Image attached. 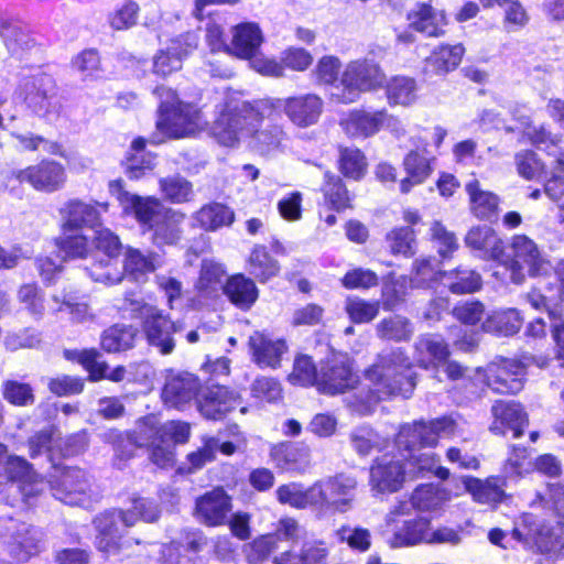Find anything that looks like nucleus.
I'll use <instances>...</instances> for the list:
<instances>
[{"instance_id":"5fc2aeb1","label":"nucleus","mask_w":564,"mask_h":564,"mask_svg":"<svg viewBox=\"0 0 564 564\" xmlns=\"http://www.w3.org/2000/svg\"><path fill=\"white\" fill-rule=\"evenodd\" d=\"M415 150L410 151L404 160L403 166L408 175H410L416 184H421L431 173L430 160L419 152L425 151V144H420L419 141H414Z\"/></svg>"},{"instance_id":"f704fd0d","label":"nucleus","mask_w":564,"mask_h":564,"mask_svg":"<svg viewBox=\"0 0 564 564\" xmlns=\"http://www.w3.org/2000/svg\"><path fill=\"white\" fill-rule=\"evenodd\" d=\"M404 464L409 479L416 478L424 473H432L440 479L445 480L451 474L446 467L440 466V457L432 452L415 451L409 454Z\"/></svg>"},{"instance_id":"412c9836","label":"nucleus","mask_w":564,"mask_h":564,"mask_svg":"<svg viewBox=\"0 0 564 564\" xmlns=\"http://www.w3.org/2000/svg\"><path fill=\"white\" fill-rule=\"evenodd\" d=\"M491 412L494 422L490 430L496 434H505L508 427L514 437H520L528 425L527 413L518 403L498 401L492 405Z\"/></svg>"},{"instance_id":"774afa93","label":"nucleus","mask_w":564,"mask_h":564,"mask_svg":"<svg viewBox=\"0 0 564 564\" xmlns=\"http://www.w3.org/2000/svg\"><path fill=\"white\" fill-rule=\"evenodd\" d=\"M93 281L105 285H115L123 280V272L113 265L111 260L99 261L87 269Z\"/></svg>"},{"instance_id":"cd10ccee","label":"nucleus","mask_w":564,"mask_h":564,"mask_svg":"<svg viewBox=\"0 0 564 564\" xmlns=\"http://www.w3.org/2000/svg\"><path fill=\"white\" fill-rule=\"evenodd\" d=\"M384 118L386 110H355L340 121V126L351 137H370L383 127Z\"/></svg>"},{"instance_id":"58836bf2","label":"nucleus","mask_w":564,"mask_h":564,"mask_svg":"<svg viewBox=\"0 0 564 564\" xmlns=\"http://www.w3.org/2000/svg\"><path fill=\"white\" fill-rule=\"evenodd\" d=\"M0 36L8 52L18 58H22L34 46L26 30L17 22L0 20Z\"/></svg>"},{"instance_id":"bf43d9fd","label":"nucleus","mask_w":564,"mask_h":564,"mask_svg":"<svg viewBox=\"0 0 564 564\" xmlns=\"http://www.w3.org/2000/svg\"><path fill=\"white\" fill-rule=\"evenodd\" d=\"M224 267L214 260H203L196 288L200 292L210 293L217 289L225 276Z\"/></svg>"},{"instance_id":"c03bdc74","label":"nucleus","mask_w":564,"mask_h":564,"mask_svg":"<svg viewBox=\"0 0 564 564\" xmlns=\"http://www.w3.org/2000/svg\"><path fill=\"white\" fill-rule=\"evenodd\" d=\"M96 527L98 530L95 542L97 550L107 557L119 554L124 544L121 542L122 534L118 525L115 527L113 521L99 517L96 520Z\"/></svg>"},{"instance_id":"7ed1b4c3","label":"nucleus","mask_w":564,"mask_h":564,"mask_svg":"<svg viewBox=\"0 0 564 564\" xmlns=\"http://www.w3.org/2000/svg\"><path fill=\"white\" fill-rule=\"evenodd\" d=\"M122 308L129 310L134 317L141 319L142 333L149 346L164 356L174 351L176 343L173 334L183 330L182 321H172L158 306L131 297L124 299Z\"/></svg>"},{"instance_id":"b1692460","label":"nucleus","mask_w":564,"mask_h":564,"mask_svg":"<svg viewBox=\"0 0 564 564\" xmlns=\"http://www.w3.org/2000/svg\"><path fill=\"white\" fill-rule=\"evenodd\" d=\"M468 248L479 251L484 259L500 260L505 252L502 239L487 225L471 227L465 236Z\"/></svg>"},{"instance_id":"8fccbe9b","label":"nucleus","mask_w":564,"mask_h":564,"mask_svg":"<svg viewBox=\"0 0 564 564\" xmlns=\"http://www.w3.org/2000/svg\"><path fill=\"white\" fill-rule=\"evenodd\" d=\"M318 378L319 372H317L316 366L310 356L299 355L295 357L293 369L288 376L290 383L301 387L315 386L317 388Z\"/></svg>"},{"instance_id":"7c9ffc66","label":"nucleus","mask_w":564,"mask_h":564,"mask_svg":"<svg viewBox=\"0 0 564 564\" xmlns=\"http://www.w3.org/2000/svg\"><path fill=\"white\" fill-rule=\"evenodd\" d=\"M31 478V465L20 456H7V447L0 444V486L7 491H12L19 487L15 480Z\"/></svg>"},{"instance_id":"13d9d810","label":"nucleus","mask_w":564,"mask_h":564,"mask_svg":"<svg viewBox=\"0 0 564 564\" xmlns=\"http://www.w3.org/2000/svg\"><path fill=\"white\" fill-rule=\"evenodd\" d=\"M2 397L15 406H29L35 401L33 388L29 383L6 380L2 383Z\"/></svg>"},{"instance_id":"338daca9","label":"nucleus","mask_w":564,"mask_h":564,"mask_svg":"<svg viewBox=\"0 0 564 564\" xmlns=\"http://www.w3.org/2000/svg\"><path fill=\"white\" fill-rule=\"evenodd\" d=\"M431 239L436 245L440 256L443 258L453 253L457 247V239L454 232L446 229V227L438 220H434L430 228Z\"/></svg>"},{"instance_id":"dca6fc26","label":"nucleus","mask_w":564,"mask_h":564,"mask_svg":"<svg viewBox=\"0 0 564 564\" xmlns=\"http://www.w3.org/2000/svg\"><path fill=\"white\" fill-rule=\"evenodd\" d=\"M409 478L405 464L383 456L370 469V484L378 492H394Z\"/></svg>"},{"instance_id":"37998d69","label":"nucleus","mask_w":564,"mask_h":564,"mask_svg":"<svg viewBox=\"0 0 564 564\" xmlns=\"http://www.w3.org/2000/svg\"><path fill=\"white\" fill-rule=\"evenodd\" d=\"M248 271L259 282L264 283L278 275L280 265L279 262L270 256L265 247L256 246L248 259Z\"/></svg>"},{"instance_id":"09e8293b","label":"nucleus","mask_w":564,"mask_h":564,"mask_svg":"<svg viewBox=\"0 0 564 564\" xmlns=\"http://www.w3.org/2000/svg\"><path fill=\"white\" fill-rule=\"evenodd\" d=\"M522 325V318L514 308L496 312L484 324L488 332H497L505 336L516 334Z\"/></svg>"},{"instance_id":"c85d7f7f","label":"nucleus","mask_w":564,"mask_h":564,"mask_svg":"<svg viewBox=\"0 0 564 564\" xmlns=\"http://www.w3.org/2000/svg\"><path fill=\"white\" fill-rule=\"evenodd\" d=\"M465 189L469 196L470 212L478 219L491 220L498 214L499 197L480 187L478 180L469 181Z\"/></svg>"},{"instance_id":"f257e3e1","label":"nucleus","mask_w":564,"mask_h":564,"mask_svg":"<svg viewBox=\"0 0 564 564\" xmlns=\"http://www.w3.org/2000/svg\"><path fill=\"white\" fill-rule=\"evenodd\" d=\"M270 107L282 108L290 121L300 128H307L317 123L324 108L323 99L316 94H304L284 99H276L274 104L262 100L252 106L241 101L228 106L213 126V133L217 141L226 147H234L240 138L252 131L261 120L264 110Z\"/></svg>"},{"instance_id":"6e6d98bb","label":"nucleus","mask_w":564,"mask_h":564,"mask_svg":"<svg viewBox=\"0 0 564 564\" xmlns=\"http://www.w3.org/2000/svg\"><path fill=\"white\" fill-rule=\"evenodd\" d=\"M350 441L360 455H369L373 449H381L386 446V440L369 426H360L350 434Z\"/></svg>"},{"instance_id":"a211bd4d","label":"nucleus","mask_w":564,"mask_h":564,"mask_svg":"<svg viewBox=\"0 0 564 564\" xmlns=\"http://www.w3.org/2000/svg\"><path fill=\"white\" fill-rule=\"evenodd\" d=\"M462 481L466 491L478 503L496 506L508 497L505 489L507 481L502 476H490L485 479L465 476Z\"/></svg>"},{"instance_id":"2f4dec72","label":"nucleus","mask_w":564,"mask_h":564,"mask_svg":"<svg viewBox=\"0 0 564 564\" xmlns=\"http://www.w3.org/2000/svg\"><path fill=\"white\" fill-rule=\"evenodd\" d=\"M224 293L234 305L241 310L250 308L259 296L253 280L243 274L230 276L224 285Z\"/></svg>"},{"instance_id":"5701e85b","label":"nucleus","mask_w":564,"mask_h":564,"mask_svg":"<svg viewBox=\"0 0 564 564\" xmlns=\"http://www.w3.org/2000/svg\"><path fill=\"white\" fill-rule=\"evenodd\" d=\"M263 42L262 32L257 23L246 22L232 29V40L227 51L232 55L243 58H253Z\"/></svg>"},{"instance_id":"a878e982","label":"nucleus","mask_w":564,"mask_h":564,"mask_svg":"<svg viewBox=\"0 0 564 564\" xmlns=\"http://www.w3.org/2000/svg\"><path fill=\"white\" fill-rule=\"evenodd\" d=\"M130 443L138 447H147L149 452V459L158 467L165 469L173 467L175 464L174 447L167 444L162 437H147L141 433V421L137 422L134 430L128 434Z\"/></svg>"},{"instance_id":"1a4fd4ad","label":"nucleus","mask_w":564,"mask_h":564,"mask_svg":"<svg viewBox=\"0 0 564 564\" xmlns=\"http://www.w3.org/2000/svg\"><path fill=\"white\" fill-rule=\"evenodd\" d=\"M358 381L350 360L346 356L335 355L322 365L317 390L329 395L340 394L355 389Z\"/></svg>"},{"instance_id":"e2e57ef3","label":"nucleus","mask_w":564,"mask_h":564,"mask_svg":"<svg viewBox=\"0 0 564 564\" xmlns=\"http://www.w3.org/2000/svg\"><path fill=\"white\" fill-rule=\"evenodd\" d=\"M251 394L256 399L271 403L282 399L283 389L275 378L261 376L252 382Z\"/></svg>"},{"instance_id":"0e129e2a","label":"nucleus","mask_w":564,"mask_h":564,"mask_svg":"<svg viewBox=\"0 0 564 564\" xmlns=\"http://www.w3.org/2000/svg\"><path fill=\"white\" fill-rule=\"evenodd\" d=\"M336 536L359 552H366L371 546V533L365 528L344 525L336 531Z\"/></svg>"},{"instance_id":"680f3d73","label":"nucleus","mask_w":564,"mask_h":564,"mask_svg":"<svg viewBox=\"0 0 564 564\" xmlns=\"http://www.w3.org/2000/svg\"><path fill=\"white\" fill-rule=\"evenodd\" d=\"M339 164L341 172L354 180L360 178L367 166L365 155L356 148L341 149Z\"/></svg>"},{"instance_id":"4be33fe9","label":"nucleus","mask_w":564,"mask_h":564,"mask_svg":"<svg viewBox=\"0 0 564 564\" xmlns=\"http://www.w3.org/2000/svg\"><path fill=\"white\" fill-rule=\"evenodd\" d=\"M197 46V37L194 34H187L184 43L181 40H174L166 47L158 53L153 61V70L160 76H167L175 70L181 69L182 59Z\"/></svg>"},{"instance_id":"6e6552de","label":"nucleus","mask_w":564,"mask_h":564,"mask_svg":"<svg viewBox=\"0 0 564 564\" xmlns=\"http://www.w3.org/2000/svg\"><path fill=\"white\" fill-rule=\"evenodd\" d=\"M512 257L506 261V268L510 271L513 283L524 281L527 270L532 276L543 275L549 271V263L542 257L536 243L524 235L512 237L510 242Z\"/></svg>"},{"instance_id":"052dcab7","label":"nucleus","mask_w":564,"mask_h":564,"mask_svg":"<svg viewBox=\"0 0 564 564\" xmlns=\"http://www.w3.org/2000/svg\"><path fill=\"white\" fill-rule=\"evenodd\" d=\"M276 550L278 536L274 534L260 535L245 545L246 558L250 564H257L263 561Z\"/></svg>"},{"instance_id":"c9c22d12","label":"nucleus","mask_w":564,"mask_h":564,"mask_svg":"<svg viewBox=\"0 0 564 564\" xmlns=\"http://www.w3.org/2000/svg\"><path fill=\"white\" fill-rule=\"evenodd\" d=\"M429 435H431V431H427L425 421L406 423L400 427L395 444L400 451L411 454L422 447H431L433 438Z\"/></svg>"},{"instance_id":"ddd939ff","label":"nucleus","mask_w":564,"mask_h":564,"mask_svg":"<svg viewBox=\"0 0 564 564\" xmlns=\"http://www.w3.org/2000/svg\"><path fill=\"white\" fill-rule=\"evenodd\" d=\"M524 366L518 360L502 359L488 365L486 382L498 393H517L523 388Z\"/></svg>"},{"instance_id":"c756f323","label":"nucleus","mask_w":564,"mask_h":564,"mask_svg":"<svg viewBox=\"0 0 564 564\" xmlns=\"http://www.w3.org/2000/svg\"><path fill=\"white\" fill-rule=\"evenodd\" d=\"M63 218V232L76 231L84 226H93L98 221L97 209L82 200H69L61 209Z\"/></svg>"},{"instance_id":"9d476101","label":"nucleus","mask_w":564,"mask_h":564,"mask_svg":"<svg viewBox=\"0 0 564 564\" xmlns=\"http://www.w3.org/2000/svg\"><path fill=\"white\" fill-rule=\"evenodd\" d=\"M321 491V498L317 499L318 508L332 507L340 513H345L352 508L354 491L357 481L354 477L338 474L314 484Z\"/></svg>"},{"instance_id":"9b49d317","label":"nucleus","mask_w":564,"mask_h":564,"mask_svg":"<svg viewBox=\"0 0 564 564\" xmlns=\"http://www.w3.org/2000/svg\"><path fill=\"white\" fill-rule=\"evenodd\" d=\"M20 94L28 107L37 116L44 117L55 110V84L46 74L24 77L20 84Z\"/></svg>"},{"instance_id":"0eeeda50","label":"nucleus","mask_w":564,"mask_h":564,"mask_svg":"<svg viewBox=\"0 0 564 564\" xmlns=\"http://www.w3.org/2000/svg\"><path fill=\"white\" fill-rule=\"evenodd\" d=\"M109 191L118 200L127 215H133L137 221L150 230L159 220L169 216V209L154 196H139L124 191L122 182L116 180L110 182Z\"/></svg>"},{"instance_id":"4468645a","label":"nucleus","mask_w":564,"mask_h":564,"mask_svg":"<svg viewBox=\"0 0 564 564\" xmlns=\"http://www.w3.org/2000/svg\"><path fill=\"white\" fill-rule=\"evenodd\" d=\"M232 509L231 498L223 488H214L196 499L195 517L207 527L226 524Z\"/></svg>"},{"instance_id":"3c124183","label":"nucleus","mask_w":564,"mask_h":564,"mask_svg":"<svg viewBox=\"0 0 564 564\" xmlns=\"http://www.w3.org/2000/svg\"><path fill=\"white\" fill-rule=\"evenodd\" d=\"M465 50L462 45H442L426 59L429 66L437 73H447L454 69L462 61Z\"/></svg>"},{"instance_id":"423d86ee","label":"nucleus","mask_w":564,"mask_h":564,"mask_svg":"<svg viewBox=\"0 0 564 564\" xmlns=\"http://www.w3.org/2000/svg\"><path fill=\"white\" fill-rule=\"evenodd\" d=\"M511 538L528 547H535L541 553L564 555V524L549 528L534 517L527 514L520 525L512 530Z\"/></svg>"},{"instance_id":"de8ad7c7","label":"nucleus","mask_w":564,"mask_h":564,"mask_svg":"<svg viewBox=\"0 0 564 564\" xmlns=\"http://www.w3.org/2000/svg\"><path fill=\"white\" fill-rule=\"evenodd\" d=\"M416 82L405 76H395L387 85V96L393 105H411L416 99Z\"/></svg>"},{"instance_id":"aec40b11","label":"nucleus","mask_w":564,"mask_h":564,"mask_svg":"<svg viewBox=\"0 0 564 564\" xmlns=\"http://www.w3.org/2000/svg\"><path fill=\"white\" fill-rule=\"evenodd\" d=\"M88 480L79 468H67L53 486L54 496L67 505H82L88 492Z\"/></svg>"},{"instance_id":"f8f14e48","label":"nucleus","mask_w":564,"mask_h":564,"mask_svg":"<svg viewBox=\"0 0 564 564\" xmlns=\"http://www.w3.org/2000/svg\"><path fill=\"white\" fill-rule=\"evenodd\" d=\"M12 176L20 183H29L33 188L47 193L59 189L66 181L64 166L48 160L24 170L14 171Z\"/></svg>"},{"instance_id":"4d7b16f0","label":"nucleus","mask_w":564,"mask_h":564,"mask_svg":"<svg viewBox=\"0 0 564 564\" xmlns=\"http://www.w3.org/2000/svg\"><path fill=\"white\" fill-rule=\"evenodd\" d=\"M387 241L393 254H402L409 258L415 253V234L414 230L409 227H400L391 230L387 235Z\"/></svg>"},{"instance_id":"864d4df0","label":"nucleus","mask_w":564,"mask_h":564,"mask_svg":"<svg viewBox=\"0 0 564 564\" xmlns=\"http://www.w3.org/2000/svg\"><path fill=\"white\" fill-rule=\"evenodd\" d=\"M447 279V286L454 294H466L477 291L481 285L480 275L471 270L457 269L444 273Z\"/></svg>"},{"instance_id":"a18cd8bd","label":"nucleus","mask_w":564,"mask_h":564,"mask_svg":"<svg viewBox=\"0 0 564 564\" xmlns=\"http://www.w3.org/2000/svg\"><path fill=\"white\" fill-rule=\"evenodd\" d=\"M163 197L173 204L188 203L194 197L193 184L181 175H171L159 181Z\"/></svg>"},{"instance_id":"473e14b6","label":"nucleus","mask_w":564,"mask_h":564,"mask_svg":"<svg viewBox=\"0 0 564 564\" xmlns=\"http://www.w3.org/2000/svg\"><path fill=\"white\" fill-rule=\"evenodd\" d=\"M275 494L280 503L295 509H305L307 507H318L317 499L321 498L322 491L314 487V484L305 489L301 484L290 482L280 486Z\"/></svg>"},{"instance_id":"49530a36","label":"nucleus","mask_w":564,"mask_h":564,"mask_svg":"<svg viewBox=\"0 0 564 564\" xmlns=\"http://www.w3.org/2000/svg\"><path fill=\"white\" fill-rule=\"evenodd\" d=\"M135 330L126 325H113L101 336V346L108 352L127 350L133 346Z\"/></svg>"},{"instance_id":"f3484780","label":"nucleus","mask_w":564,"mask_h":564,"mask_svg":"<svg viewBox=\"0 0 564 564\" xmlns=\"http://www.w3.org/2000/svg\"><path fill=\"white\" fill-rule=\"evenodd\" d=\"M239 404V397L224 386L208 387L198 400V410L208 420H221Z\"/></svg>"},{"instance_id":"20e7f679","label":"nucleus","mask_w":564,"mask_h":564,"mask_svg":"<svg viewBox=\"0 0 564 564\" xmlns=\"http://www.w3.org/2000/svg\"><path fill=\"white\" fill-rule=\"evenodd\" d=\"M154 94L159 97L166 95V101L160 106V118L156 128L167 138H184L192 135L199 128L200 117L196 108L180 102L174 93L165 87H156Z\"/></svg>"},{"instance_id":"a19ab883","label":"nucleus","mask_w":564,"mask_h":564,"mask_svg":"<svg viewBox=\"0 0 564 564\" xmlns=\"http://www.w3.org/2000/svg\"><path fill=\"white\" fill-rule=\"evenodd\" d=\"M376 333L382 340L400 343L409 341L414 334V328L406 317L392 315L376 325Z\"/></svg>"},{"instance_id":"bb28decb","label":"nucleus","mask_w":564,"mask_h":564,"mask_svg":"<svg viewBox=\"0 0 564 564\" xmlns=\"http://www.w3.org/2000/svg\"><path fill=\"white\" fill-rule=\"evenodd\" d=\"M411 29L427 36H441L446 25L445 14L435 10L431 4L419 3L408 13Z\"/></svg>"},{"instance_id":"f03ea898","label":"nucleus","mask_w":564,"mask_h":564,"mask_svg":"<svg viewBox=\"0 0 564 564\" xmlns=\"http://www.w3.org/2000/svg\"><path fill=\"white\" fill-rule=\"evenodd\" d=\"M365 378L371 384L365 397L358 395L352 408L360 414H369L375 405L390 395L409 398L415 388L410 358L401 348L379 354L376 361L365 370Z\"/></svg>"},{"instance_id":"4c0bfd02","label":"nucleus","mask_w":564,"mask_h":564,"mask_svg":"<svg viewBox=\"0 0 564 564\" xmlns=\"http://www.w3.org/2000/svg\"><path fill=\"white\" fill-rule=\"evenodd\" d=\"M194 219L197 225L207 231H216L221 227L230 226L235 220L234 210L220 203H210L200 207Z\"/></svg>"},{"instance_id":"2eb2a0df","label":"nucleus","mask_w":564,"mask_h":564,"mask_svg":"<svg viewBox=\"0 0 564 564\" xmlns=\"http://www.w3.org/2000/svg\"><path fill=\"white\" fill-rule=\"evenodd\" d=\"M251 360L259 368L278 369L289 347L284 339L273 338L263 332H254L248 340Z\"/></svg>"},{"instance_id":"ea45409f","label":"nucleus","mask_w":564,"mask_h":564,"mask_svg":"<svg viewBox=\"0 0 564 564\" xmlns=\"http://www.w3.org/2000/svg\"><path fill=\"white\" fill-rule=\"evenodd\" d=\"M452 499V492L446 488L433 485L417 487L411 495L412 506L420 511H436Z\"/></svg>"},{"instance_id":"39448f33","label":"nucleus","mask_w":564,"mask_h":564,"mask_svg":"<svg viewBox=\"0 0 564 564\" xmlns=\"http://www.w3.org/2000/svg\"><path fill=\"white\" fill-rule=\"evenodd\" d=\"M386 76L380 66L371 61L349 63L340 77L339 86L332 98L340 104L355 102L361 93L381 87Z\"/></svg>"},{"instance_id":"603ef678","label":"nucleus","mask_w":564,"mask_h":564,"mask_svg":"<svg viewBox=\"0 0 564 564\" xmlns=\"http://www.w3.org/2000/svg\"><path fill=\"white\" fill-rule=\"evenodd\" d=\"M345 311L351 322L357 324L369 323L378 316L380 302H369L360 297L349 296L345 303Z\"/></svg>"},{"instance_id":"79ce46f5","label":"nucleus","mask_w":564,"mask_h":564,"mask_svg":"<svg viewBox=\"0 0 564 564\" xmlns=\"http://www.w3.org/2000/svg\"><path fill=\"white\" fill-rule=\"evenodd\" d=\"M184 218V214L177 213L170 208L169 216L159 220L150 229V231H152V241L158 246L176 243L182 236L180 225Z\"/></svg>"},{"instance_id":"69168bd1","label":"nucleus","mask_w":564,"mask_h":564,"mask_svg":"<svg viewBox=\"0 0 564 564\" xmlns=\"http://www.w3.org/2000/svg\"><path fill=\"white\" fill-rule=\"evenodd\" d=\"M52 301L57 305L54 310L59 312L65 306L72 318L77 323L89 322L95 318L90 306L86 302H75L74 299L67 294L53 295Z\"/></svg>"},{"instance_id":"e433bc0d","label":"nucleus","mask_w":564,"mask_h":564,"mask_svg":"<svg viewBox=\"0 0 564 564\" xmlns=\"http://www.w3.org/2000/svg\"><path fill=\"white\" fill-rule=\"evenodd\" d=\"M430 521L425 518H416L405 521L394 532L389 543L391 547H408L420 543H429Z\"/></svg>"},{"instance_id":"72a5a7b5","label":"nucleus","mask_w":564,"mask_h":564,"mask_svg":"<svg viewBox=\"0 0 564 564\" xmlns=\"http://www.w3.org/2000/svg\"><path fill=\"white\" fill-rule=\"evenodd\" d=\"M417 364L424 369L437 368L449 357V349L445 341L436 336H422L415 343Z\"/></svg>"},{"instance_id":"393cba45","label":"nucleus","mask_w":564,"mask_h":564,"mask_svg":"<svg viewBox=\"0 0 564 564\" xmlns=\"http://www.w3.org/2000/svg\"><path fill=\"white\" fill-rule=\"evenodd\" d=\"M141 433L149 440L152 436L155 438H164L166 442L171 441L174 445L185 444L191 437V424L183 421H167L161 424L154 415L142 417Z\"/></svg>"},{"instance_id":"6ab92c4d","label":"nucleus","mask_w":564,"mask_h":564,"mask_svg":"<svg viewBox=\"0 0 564 564\" xmlns=\"http://www.w3.org/2000/svg\"><path fill=\"white\" fill-rule=\"evenodd\" d=\"M200 389L199 380L189 372H178L166 378L162 397L166 404L181 408L191 402Z\"/></svg>"}]
</instances>
